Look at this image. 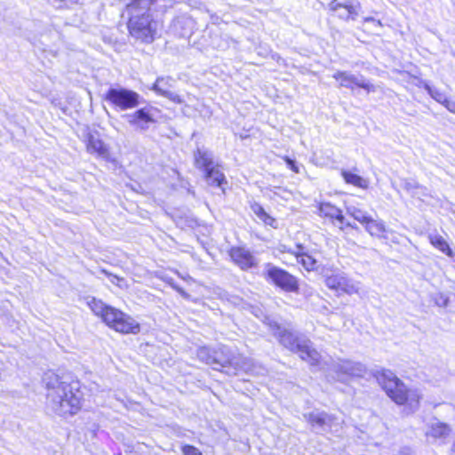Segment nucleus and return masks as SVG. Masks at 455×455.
I'll list each match as a JSON object with an SVG mask.
<instances>
[{
	"label": "nucleus",
	"instance_id": "obj_1",
	"mask_svg": "<svg viewBox=\"0 0 455 455\" xmlns=\"http://www.w3.org/2000/svg\"><path fill=\"white\" fill-rule=\"evenodd\" d=\"M172 6V0H130L125 4L123 16L127 17L131 36L151 44L157 34L158 17Z\"/></svg>",
	"mask_w": 455,
	"mask_h": 455
},
{
	"label": "nucleus",
	"instance_id": "obj_2",
	"mask_svg": "<svg viewBox=\"0 0 455 455\" xmlns=\"http://www.w3.org/2000/svg\"><path fill=\"white\" fill-rule=\"evenodd\" d=\"M104 99L119 111L136 108L133 112L123 116L126 123L136 132H145L157 122L160 110L151 104L138 108L145 100L133 90L117 84L107 91Z\"/></svg>",
	"mask_w": 455,
	"mask_h": 455
},
{
	"label": "nucleus",
	"instance_id": "obj_3",
	"mask_svg": "<svg viewBox=\"0 0 455 455\" xmlns=\"http://www.w3.org/2000/svg\"><path fill=\"white\" fill-rule=\"evenodd\" d=\"M43 383L46 390V406L55 414L66 417L80 411L83 394L78 381L49 371L44 374Z\"/></svg>",
	"mask_w": 455,
	"mask_h": 455
},
{
	"label": "nucleus",
	"instance_id": "obj_4",
	"mask_svg": "<svg viewBox=\"0 0 455 455\" xmlns=\"http://www.w3.org/2000/svg\"><path fill=\"white\" fill-rule=\"evenodd\" d=\"M265 322L282 346L291 352L298 353L302 360L308 362L311 365L319 364L321 355L306 336L293 332L268 317H266Z\"/></svg>",
	"mask_w": 455,
	"mask_h": 455
},
{
	"label": "nucleus",
	"instance_id": "obj_5",
	"mask_svg": "<svg viewBox=\"0 0 455 455\" xmlns=\"http://www.w3.org/2000/svg\"><path fill=\"white\" fill-rule=\"evenodd\" d=\"M378 381L387 396L396 404L406 405L410 412L419 408L421 399L419 391L417 388L408 387L391 371L383 370L378 376Z\"/></svg>",
	"mask_w": 455,
	"mask_h": 455
},
{
	"label": "nucleus",
	"instance_id": "obj_6",
	"mask_svg": "<svg viewBox=\"0 0 455 455\" xmlns=\"http://www.w3.org/2000/svg\"><path fill=\"white\" fill-rule=\"evenodd\" d=\"M197 357L214 370L227 369L226 372L229 375L236 374L241 362L236 351L224 345L215 348L202 347L197 350Z\"/></svg>",
	"mask_w": 455,
	"mask_h": 455
},
{
	"label": "nucleus",
	"instance_id": "obj_7",
	"mask_svg": "<svg viewBox=\"0 0 455 455\" xmlns=\"http://www.w3.org/2000/svg\"><path fill=\"white\" fill-rule=\"evenodd\" d=\"M195 166L204 172L208 185L220 188L226 183V178L220 169V165L214 162L213 154L204 148H197L194 153Z\"/></svg>",
	"mask_w": 455,
	"mask_h": 455
},
{
	"label": "nucleus",
	"instance_id": "obj_8",
	"mask_svg": "<svg viewBox=\"0 0 455 455\" xmlns=\"http://www.w3.org/2000/svg\"><path fill=\"white\" fill-rule=\"evenodd\" d=\"M262 276L268 283L274 284L286 292H299L298 278L285 269L272 263H266L264 265Z\"/></svg>",
	"mask_w": 455,
	"mask_h": 455
},
{
	"label": "nucleus",
	"instance_id": "obj_9",
	"mask_svg": "<svg viewBox=\"0 0 455 455\" xmlns=\"http://www.w3.org/2000/svg\"><path fill=\"white\" fill-rule=\"evenodd\" d=\"M304 418L310 424L312 430L316 434H336L339 431L340 423L332 414L315 410L304 414Z\"/></svg>",
	"mask_w": 455,
	"mask_h": 455
},
{
	"label": "nucleus",
	"instance_id": "obj_10",
	"mask_svg": "<svg viewBox=\"0 0 455 455\" xmlns=\"http://www.w3.org/2000/svg\"><path fill=\"white\" fill-rule=\"evenodd\" d=\"M104 323L116 331L124 334H137L140 331V323L134 318L115 307L107 313Z\"/></svg>",
	"mask_w": 455,
	"mask_h": 455
},
{
	"label": "nucleus",
	"instance_id": "obj_11",
	"mask_svg": "<svg viewBox=\"0 0 455 455\" xmlns=\"http://www.w3.org/2000/svg\"><path fill=\"white\" fill-rule=\"evenodd\" d=\"M325 284L328 288L352 295L359 292V283L348 278L343 272H335L325 276Z\"/></svg>",
	"mask_w": 455,
	"mask_h": 455
},
{
	"label": "nucleus",
	"instance_id": "obj_12",
	"mask_svg": "<svg viewBox=\"0 0 455 455\" xmlns=\"http://www.w3.org/2000/svg\"><path fill=\"white\" fill-rule=\"evenodd\" d=\"M332 77L339 82V86L354 90L355 87L366 90L368 92H375V86L363 76L352 74L348 71H337Z\"/></svg>",
	"mask_w": 455,
	"mask_h": 455
},
{
	"label": "nucleus",
	"instance_id": "obj_13",
	"mask_svg": "<svg viewBox=\"0 0 455 455\" xmlns=\"http://www.w3.org/2000/svg\"><path fill=\"white\" fill-rule=\"evenodd\" d=\"M331 370L337 373L338 379L342 382L349 377H363L366 372V367L363 363L349 360L333 363Z\"/></svg>",
	"mask_w": 455,
	"mask_h": 455
},
{
	"label": "nucleus",
	"instance_id": "obj_14",
	"mask_svg": "<svg viewBox=\"0 0 455 455\" xmlns=\"http://www.w3.org/2000/svg\"><path fill=\"white\" fill-rule=\"evenodd\" d=\"M229 256L233 262L244 271L255 267L259 264L257 258L250 250L244 247H232L229 251Z\"/></svg>",
	"mask_w": 455,
	"mask_h": 455
},
{
	"label": "nucleus",
	"instance_id": "obj_15",
	"mask_svg": "<svg viewBox=\"0 0 455 455\" xmlns=\"http://www.w3.org/2000/svg\"><path fill=\"white\" fill-rule=\"evenodd\" d=\"M173 79L170 76L158 77L150 89L156 94L167 98L174 103L180 104L183 102L181 97L171 91V88L173 86Z\"/></svg>",
	"mask_w": 455,
	"mask_h": 455
},
{
	"label": "nucleus",
	"instance_id": "obj_16",
	"mask_svg": "<svg viewBox=\"0 0 455 455\" xmlns=\"http://www.w3.org/2000/svg\"><path fill=\"white\" fill-rule=\"evenodd\" d=\"M331 11L337 12L338 16L342 19L355 20L357 15L356 5H354L350 1L340 3L338 0H332L329 4Z\"/></svg>",
	"mask_w": 455,
	"mask_h": 455
},
{
	"label": "nucleus",
	"instance_id": "obj_17",
	"mask_svg": "<svg viewBox=\"0 0 455 455\" xmlns=\"http://www.w3.org/2000/svg\"><path fill=\"white\" fill-rule=\"evenodd\" d=\"M451 429L445 423L440 421L432 422L426 431V436L429 442L435 441L437 439L445 438L449 435Z\"/></svg>",
	"mask_w": 455,
	"mask_h": 455
},
{
	"label": "nucleus",
	"instance_id": "obj_18",
	"mask_svg": "<svg viewBox=\"0 0 455 455\" xmlns=\"http://www.w3.org/2000/svg\"><path fill=\"white\" fill-rule=\"evenodd\" d=\"M192 20L187 17L175 18L170 27L172 32L180 37H184L191 31Z\"/></svg>",
	"mask_w": 455,
	"mask_h": 455
},
{
	"label": "nucleus",
	"instance_id": "obj_19",
	"mask_svg": "<svg viewBox=\"0 0 455 455\" xmlns=\"http://www.w3.org/2000/svg\"><path fill=\"white\" fill-rule=\"evenodd\" d=\"M321 215L337 220L340 224L345 222L342 211L330 203H322L318 208Z\"/></svg>",
	"mask_w": 455,
	"mask_h": 455
},
{
	"label": "nucleus",
	"instance_id": "obj_20",
	"mask_svg": "<svg viewBox=\"0 0 455 455\" xmlns=\"http://www.w3.org/2000/svg\"><path fill=\"white\" fill-rule=\"evenodd\" d=\"M87 149L90 153H97L98 156L103 158L108 156V149L105 143L93 135L88 137Z\"/></svg>",
	"mask_w": 455,
	"mask_h": 455
},
{
	"label": "nucleus",
	"instance_id": "obj_21",
	"mask_svg": "<svg viewBox=\"0 0 455 455\" xmlns=\"http://www.w3.org/2000/svg\"><path fill=\"white\" fill-rule=\"evenodd\" d=\"M87 305L96 315L101 317L103 322L106 321L107 313L114 309L113 307L106 305L101 300L97 299L96 298H91L90 299H88Z\"/></svg>",
	"mask_w": 455,
	"mask_h": 455
},
{
	"label": "nucleus",
	"instance_id": "obj_22",
	"mask_svg": "<svg viewBox=\"0 0 455 455\" xmlns=\"http://www.w3.org/2000/svg\"><path fill=\"white\" fill-rule=\"evenodd\" d=\"M365 230L372 236L382 237L386 232V227L382 220H375L371 216L370 220L364 224Z\"/></svg>",
	"mask_w": 455,
	"mask_h": 455
},
{
	"label": "nucleus",
	"instance_id": "obj_23",
	"mask_svg": "<svg viewBox=\"0 0 455 455\" xmlns=\"http://www.w3.org/2000/svg\"><path fill=\"white\" fill-rule=\"evenodd\" d=\"M298 251L292 252L299 262L307 270H313L316 267L317 261L310 255L303 251V247L301 245L297 246Z\"/></svg>",
	"mask_w": 455,
	"mask_h": 455
},
{
	"label": "nucleus",
	"instance_id": "obj_24",
	"mask_svg": "<svg viewBox=\"0 0 455 455\" xmlns=\"http://www.w3.org/2000/svg\"><path fill=\"white\" fill-rule=\"evenodd\" d=\"M341 175L345 181L348 184L354 185L361 188H368V181L355 173H353L349 171L342 170Z\"/></svg>",
	"mask_w": 455,
	"mask_h": 455
},
{
	"label": "nucleus",
	"instance_id": "obj_25",
	"mask_svg": "<svg viewBox=\"0 0 455 455\" xmlns=\"http://www.w3.org/2000/svg\"><path fill=\"white\" fill-rule=\"evenodd\" d=\"M251 211L260 220H262L266 225L275 227L276 220L272 218L270 215H268L264 208L258 203H254L251 206Z\"/></svg>",
	"mask_w": 455,
	"mask_h": 455
},
{
	"label": "nucleus",
	"instance_id": "obj_26",
	"mask_svg": "<svg viewBox=\"0 0 455 455\" xmlns=\"http://www.w3.org/2000/svg\"><path fill=\"white\" fill-rule=\"evenodd\" d=\"M429 239L433 246L445 253L448 257L452 258L454 256L452 250L450 248L448 243L443 239V236L435 235H430Z\"/></svg>",
	"mask_w": 455,
	"mask_h": 455
},
{
	"label": "nucleus",
	"instance_id": "obj_27",
	"mask_svg": "<svg viewBox=\"0 0 455 455\" xmlns=\"http://www.w3.org/2000/svg\"><path fill=\"white\" fill-rule=\"evenodd\" d=\"M347 214H349L351 217H353L355 220L359 221L363 226L367 222V220H370L371 216L366 212L355 206H348L347 208Z\"/></svg>",
	"mask_w": 455,
	"mask_h": 455
},
{
	"label": "nucleus",
	"instance_id": "obj_28",
	"mask_svg": "<svg viewBox=\"0 0 455 455\" xmlns=\"http://www.w3.org/2000/svg\"><path fill=\"white\" fill-rule=\"evenodd\" d=\"M424 88L428 92V94L437 102L443 104V102L445 101L447 98L446 95L437 88L430 86L427 84L424 85Z\"/></svg>",
	"mask_w": 455,
	"mask_h": 455
},
{
	"label": "nucleus",
	"instance_id": "obj_29",
	"mask_svg": "<svg viewBox=\"0 0 455 455\" xmlns=\"http://www.w3.org/2000/svg\"><path fill=\"white\" fill-rule=\"evenodd\" d=\"M403 188L411 193V194H415V190L418 189V188H420V185L414 180H411V179H406V180H403Z\"/></svg>",
	"mask_w": 455,
	"mask_h": 455
},
{
	"label": "nucleus",
	"instance_id": "obj_30",
	"mask_svg": "<svg viewBox=\"0 0 455 455\" xmlns=\"http://www.w3.org/2000/svg\"><path fill=\"white\" fill-rule=\"evenodd\" d=\"M182 452L184 455H203L197 448L188 444L182 447Z\"/></svg>",
	"mask_w": 455,
	"mask_h": 455
},
{
	"label": "nucleus",
	"instance_id": "obj_31",
	"mask_svg": "<svg viewBox=\"0 0 455 455\" xmlns=\"http://www.w3.org/2000/svg\"><path fill=\"white\" fill-rule=\"evenodd\" d=\"M448 298L443 293H437L435 296V302L438 307H445L448 305Z\"/></svg>",
	"mask_w": 455,
	"mask_h": 455
},
{
	"label": "nucleus",
	"instance_id": "obj_32",
	"mask_svg": "<svg viewBox=\"0 0 455 455\" xmlns=\"http://www.w3.org/2000/svg\"><path fill=\"white\" fill-rule=\"evenodd\" d=\"M54 6L57 8L61 7L62 5H68L69 3L79 4V0H49Z\"/></svg>",
	"mask_w": 455,
	"mask_h": 455
},
{
	"label": "nucleus",
	"instance_id": "obj_33",
	"mask_svg": "<svg viewBox=\"0 0 455 455\" xmlns=\"http://www.w3.org/2000/svg\"><path fill=\"white\" fill-rule=\"evenodd\" d=\"M284 161L287 164V166L291 170L293 171L294 172L296 173H299V166L297 165L296 162L292 159H291L290 157L288 156H285L284 158Z\"/></svg>",
	"mask_w": 455,
	"mask_h": 455
},
{
	"label": "nucleus",
	"instance_id": "obj_34",
	"mask_svg": "<svg viewBox=\"0 0 455 455\" xmlns=\"http://www.w3.org/2000/svg\"><path fill=\"white\" fill-rule=\"evenodd\" d=\"M101 272L109 278L110 282L114 284H116V285H119V282L122 281L123 279L120 278L119 276L116 275H113L111 273H109L108 271L105 270V269H102Z\"/></svg>",
	"mask_w": 455,
	"mask_h": 455
},
{
	"label": "nucleus",
	"instance_id": "obj_35",
	"mask_svg": "<svg viewBox=\"0 0 455 455\" xmlns=\"http://www.w3.org/2000/svg\"><path fill=\"white\" fill-rule=\"evenodd\" d=\"M443 105L451 113H455V102L450 100L446 98L445 101L443 102Z\"/></svg>",
	"mask_w": 455,
	"mask_h": 455
},
{
	"label": "nucleus",
	"instance_id": "obj_36",
	"mask_svg": "<svg viewBox=\"0 0 455 455\" xmlns=\"http://www.w3.org/2000/svg\"><path fill=\"white\" fill-rule=\"evenodd\" d=\"M364 22H372V23L376 24L377 26H381V22L379 20H375L372 17L365 18Z\"/></svg>",
	"mask_w": 455,
	"mask_h": 455
},
{
	"label": "nucleus",
	"instance_id": "obj_37",
	"mask_svg": "<svg viewBox=\"0 0 455 455\" xmlns=\"http://www.w3.org/2000/svg\"><path fill=\"white\" fill-rule=\"evenodd\" d=\"M343 224H345L347 227H350L352 228L357 229V226L356 225H353L350 222H346L345 221Z\"/></svg>",
	"mask_w": 455,
	"mask_h": 455
},
{
	"label": "nucleus",
	"instance_id": "obj_38",
	"mask_svg": "<svg viewBox=\"0 0 455 455\" xmlns=\"http://www.w3.org/2000/svg\"><path fill=\"white\" fill-rule=\"evenodd\" d=\"M451 455H455V442H454V443L451 446Z\"/></svg>",
	"mask_w": 455,
	"mask_h": 455
},
{
	"label": "nucleus",
	"instance_id": "obj_39",
	"mask_svg": "<svg viewBox=\"0 0 455 455\" xmlns=\"http://www.w3.org/2000/svg\"><path fill=\"white\" fill-rule=\"evenodd\" d=\"M79 4H83V2L81 0H79Z\"/></svg>",
	"mask_w": 455,
	"mask_h": 455
}]
</instances>
